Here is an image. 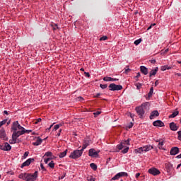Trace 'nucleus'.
<instances>
[{
	"mask_svg": "<svg viewBox=\"0 0 181 181\" xmlns=\"http://www.w3.org/2000/svg\"><path fill=\"white\" fill-rule=\"evenodd\" d=\"M84 150H74L71 152L69 156V158L71 159H78L82 156V153H83Z\"/></svg>",
	"mask_w": 181,
	"mask_h": 181,
	"instance_id": "obj_2",
	"label": "nucleus"
},
{
	"mask_svg": "<svg viewBox=\"0 0 181 181\" xmlns=\"http://www.w3.org/2000/svg\"><path fill=\"white\" fill-rule=\"evenodd\" d=\"M20 136L11 134V139L9 140V144H16V143H18V138Z\"/></svg>",
	"mask_w": 181,
	"mask_h": 181,
	"instance_id": "obj_11",
	"label": "nucleus"
},
{
	"mask_svg": "<svg viewBox=\"0 0 181 181\" xmlns=\"http://www.w3.org/2000/svg\"><path fill=\"white\" fill-rule=\"evenodd\" d=\"M118 150H116V152H119V151H122L123 148H126L123 144H119L116 146Z\"/></svg>",
	"mask_w": 181,
	"mask_h": 181,
	"instance_id": "obj_26",
	"label": "nucleus"
},
{
	"mask_svg": "<svg viewBox=\"0 0 181 181\" xmlns=\"http://www.w3.org/2000/svg\"><path fill=\"white\" fill-rule=\"evenodd\" d=\"M52 155V152H50V151H48V152H47V153L45 154V156H46L47 157H51Z\"/></svg>",
	"mask_w": 181,
	"mask_h": 181,
	"instance_id": "obj_45",
	"label": "nucleus"
},
{
	"mask_svg": "<svg viewBox=\"0 0 181 181\" xmlns=\"http://www.w3.org/2000/svg\"><path fill=\"white\" fill-rule=\"evenodd\" d=\"M109 88H110V91H119L122 90L123 87L121 85L111 83L109 85Z\"/></svg>",
	"mask_w": 181,
	"mask_h": 181,
	"instance_id": "obj_6",
	"label": "nucleus"
},
{
	"mask_svg": "<svg viewBox=\"0 0 181 181\" xmlns=\"http://www.w3.org/2000/svg\"><path fill=\"white\" fill-rule=\"evenodd\" d=\"M176 158L180 159L181 158V153L177 156Z\"/></svg>",
	"mask_w": 181,
	"mask_h": 181,
	"instance_id": "obj_63",
	"label": "nucleus"
},
{
	"mask_svg": "<svg viewBox=\"0 0 181 181\" xmlns=\"http://www.w3.org/2000/svg\"><path fill=\"white\" fill-rule=\"evenodd\" d=\"M132 127H133V124H132V122H131V124H129V129H131Z\"/></svg>",
	"mask_w": 181,
	"mask_h": 181,
	"instance_id": "obj_61",
	"label": "nucleus"
},
{
	"mask_svg": "<svg viewBox=\"0 0 181 181\" xmlns=\"http://www.w3.org/2000/svg\"><path fill=\"white\" fill-rule=\"evenodd\" d=\"M84 76H85L86 77L89 78V77H90V74H89L88 72H84Z\"/></svg>",
	"mask_w": 181,
	"mask_h": 181,
	"instance_id": "obj_54",
	"label": "nucleus"
},
{
	"mask_svg": "<svg viewBox=\"0 0 181 181\" xmlns=\"http://www.w3.org/2000/svg\"><path fill=\"white\" fill-rule=\"evenodd\" d=\"M141 148V150H144V152H148L149 151H151L153 149L152 146H145Z\"/></svg>",
	"mask_w": 181,
	"mask_h": 181,
	"instance_id": "obj_22",
	"label": "nucleus"
},
{
	"mask_svg": "<svg viewBox=\"0 0 181 181\" xmlns=\"http://www.w3.org/2000/svg\"><path fill=\"white\" fill-rule=\"evenodd\" d=\"M172 69V66L169 65H165L160 67V71H165L166 70Z\"/></svg>",
	"mask_w": 181,
	"mask_h": 181,
	"instance_id": "obj_25",
	"label": "nucleus"
},
{
	"mask_svg": "<svg viewBox=\"0 0 181 181\" xmlns=\"http://www.w3.org/2000/svg\"><path fill=\"white\" fill-rule=\"evenodd\" d=\"M0 149L1 151H9L12 149V146H11L8 143L5 142L4 144L0 146Z\"/></svg>",
	"mask_w": 181,
	"mask_h": 181,
	"instance_id": "obj_7",
	"label": "nucleus"
},
{
	"mask_svg": "<svg viewBox=\"0 0 181 181\" xmlns=\"http://www.w3.org/2000/svg\"><path fill=\"white\" fill-rule=\"evenodd\" d=\"M157 71H158V67L155 68V69H153L149 72V77H152L153 76L156 75Z\"/></svg>",
	"mask_w": 181,
	"mask_h": 181,
	"instance_id": "obj_24",
	"label": "nucleus"
},
{
	"mask_svg": "<svg viewBox=\"0 0 181 181\" xmlns=\"http://www.w3.org/2000/svg\"><path fill=\"white\" fill-rule=\"evenodd\" d=\"M30 173H21L18 175V178L25 180V179H26L27 177L30 175Z\"/></svg>",
	"mask_w": 181,
	"mask_h": 181,
	"instance_id": "obj_21",
	"label": "nucleus"
},
{
	"mask_svg": "<svg viewBox=\"0 0 181 181\" xmlns=\"http://www.w3.org/2000/svg\"><path fill=\"white\" fill-rule=\"evenodd\" d=\"M169 128H170V130L173 132H176L178 130V126H177L175 122H170V124H169Z\"/></svg>",
	"mask_w": 181,
	"mask_h": 181,
	"instance_id": "obj_15",
	"label": "nucleus"
},
{
	"mask_svg": "<svg viewBox=\"0 0 181 181\" xmlns=\"http://www.w3.org/2000/svg\"><path fill=\"white\" fill-rule=\"evenodd\" d=\"M153 127H163L165 126L164 122H163L160 120H156L153 122Z\"/></svg>",
	"mask_w": 181,
	"mask_h": 181,
	"instance_id": "obj_13",
	"label": "nucleus"
},
{
	"mask_svg": "<svg viewBox=\"0 0 181 181\" xmlns=\"http://www.w3.org/2000/svg\"><path fill=\"white\" fill-rule=\"evenodd\" d=\"M48 166H49L50 168H54V161L50 162V163L48 164Z\"/></svg>",
	"mask_w": 181,
	"mask_h": 181,
	"instance_id": "obj_42",
	"label": "nucleus"
},
{
	"mask_svg": "<svg viewBox=\"0 0 181 181\" xmlns=\"http://www.w3.org/2000/svg\"><path fill=\"white\" fill-rule=\"evenodd\" d=\"M148 173L152 175L153 176H157L160 174V172L158 170H157V168H149Z\"/></svg>",
	"mask_w": 181,
	"mask_h": 181,
	"instance_id": "obj_9",
	"label": "nucleus"
},
{
	"mask_svg": "<svg viewBox=\"0 0 181 181\" xmlns=\"http://www.w3.org/2000/svg\"><path fill=\"white\" fill-rule=\"evenodd\" d=\"M8 120L7 119H4V120H3V121H1L0 122V127H2L3 125H4L5 124H6V122H7Z\"/></svg>",
	"mask_w": 181,
	"mask_h": 181,
	"instance_id": "obj_43",
	"label": "nucleus"
},
{
	"mask_svg": "<svg viewBox=\"0 0 181 181\" xmlns=\"http://www.w3.org/2000/svg\"><path fill=\"white\" fill-rule=\"evenodd\" d=\"M32 132V130H26L25 129V128L23 129H21L19 131L17 132H13V136H21L24 135V134H30Z\"/></svg>",
	"mask_w": 181,
	"mask_h": 181,
	"instance_id": "obj_4",
	"label": "nucleus"
},
{
	"mask_svg": "<svg viewBox=\"0 0 181 181\" xmlns=\"http://www.w3.org/2000/svg\"><path fill=\"white\" fill-rule=\"evenodd\" d=\"M135 86H136V89L140 90L142 88V84L137 83H135Z\"/></svg>",
	"mask_w": 181,
	"mask_h": 181,
	"instance_id": "obj_34",
	"label": "nucleus"
},
{
	"mask_svg": "<svg viewBox=\"0 0 181 181\" xmlns=\"http://www.w3.org/2000/svg\"><path fill=\"white\" fill-rule=\"evenodd\" d=\"M34 161H35V159L33 158H30L27 159L26 161H25L24 163H23V164H21V168L28 167V165H30V163H32Z\"/></svg>",
	"mask_w": 181,
	"mask_h": 181,
	"instance_id": "obj_8",
	"label": "nucleus"
},
{
	"mask_svg": "<svg viewBox=\"0 0 181 181\" xmlns=\"http://www.w3.org/2000/svg\"><path fill=\"white\" fill-rule=\"evenodd\" d=\"M178 114H179L178 111H175L170 115V116H169V118H175L176 117L177 115H178Z\"/></svg>",
	"mask_w": 181,
	"mask_h": 181,
	"instance_id": "obj_31",
	"label": "nucleus"
},
{
	"mask_svg": "<svg viewBox=\"0 0 181 181\" xmlns=\"http://www.w3.org/2000/svg\"><path fill=\"white\" fill-rule=\"evenodd\" d=\"M24 129V127L20 125L18 121H15L11 125V131H13V132H18V130H21Z\"/></svg>",
	"mask_w": 181,
	"mask_h": 181,
	"instance_id": "obj_3",
	"label": "nucleus"
},
{
	"mask_svg": "<svg viewBox=\"0 0 181 181\" xmlns=\"http://www.w3.org/2000/svg\"><path fill=\"white\" fill-rule=\"evenodd\" d=\"M179 153V148L177 147H173L170 149V156H176Z\"/></svg>",
	"mask_w": 181,
	"mask_h": 181,
	"instance_id": "obj_12",
	"label": "nucleus"
},
{
	"mask_svg": "<svg viewBox=\"0 0 181 181\" xmlns=\"http://www.w3.org/2000/svg\"><path fill=\"white\" fill-rule=\"evenodd\" d=\"M127 152H129L128 146H126L125 148H124V150H122V153H123V154H126Z\"/></svg>",
	"mask_w": 181,
	"mask_h": 181,
	"instance_id": "obj_37",
	"label": "nucleus"
},
{
	"mask_svg": "<svg viewBox=\"0 0 181 181\" xmlns=\"http://www.w3.org/2000/svg\"><path fill=\"white\" fill-rule=\"evenodd\" d=\"M89 156L92 158H98L99 156V151H95L93 148L89 150Z\"/></svg>",
	"mask_w": 181,
	"mask_h": 181,
	"instance_id": "obj_10",
	"label": "nucleus"
},
{
	"mask_svg": "<svg viewBox=\"0 0 181 181\" xmlns=\"http://www.w3.org/2000/svg\"><path fill=\"white\" fill-rule=\"evenodd\" d=\"M121 176L119 175H115V176H114L112 178V181H115L117 180H119V178H120Z\"/></svg>",
	"mask_w": 181,
	"mask_h": 181,
	"instance_id": "obj_36",
	"label": "nucleus"
},
{
	"mask_svg": "<svg viewBox=\"0 0 181 181\" xmlns=\"http://www.w3.org/2000/svg\"><path fill=\"white\" fill-rule=\"evenodd\" d=\"M90 145V141L89 140H86L83 142V145L82 146V148L81 149V151H84V149L87 148L88 146Z\"/></svg>",
	"mask_w": 181,
	"mask_h": 181,
	"instance_id": "obj_23",
	"label": "nucleus"
},
{
	"mask_svg": "<svg viewBox=\"0 0 181 181\" xmlns=\"http://www.w3.org/2000/svg\"><path fill=\"white\" fill-rule=\"evenodd\" d=\"M103 81L105 82H110V81L113 82L115 81H119V79L115 78H111L110 76H105L103 78Z\"/></svg>",
	"mask_w": 181,
	"mask_h": 181,
	"instance_id": "obj_18",
	"label": "nucleus"
},
{
	"mask_svg": "<svg viewBox=\"0 0 181 181\" xmlns=\"http://www.w3.org/2000/svg\"><path fill=\"white\" fill-rule=\"evenodd\" d=\"M157 142H158V148L163 149V146L164 145V141L158 140L157 141Z\"/></svg>",
	"mask_w": 181,
	"mask_h": 181,
	"instance_id": "obj_27",
	"label": "nucleus"
},
{
	"mask_svg": "<svg viewBox=\"0 0 181 181\" xmlns=\"http://www.w3.org/2000/svg\"><path fill=\"white\" fill-rule=\"evenodd\" d=\"M52 160L51 158H48L44 160L45 163L47 164Z\"/></svg>",
	"mask_w": 181,
	"mask_h": 181,
	"instance_id": "obj_48",
	"label": "nucleus"
},
{
	"mask_svg": "<svg viewBox=\"0 0 181 181\" xmlns=\"http://www.w3.org/2000/svg\"><path fill=\"white\" fill-rule=\"evenodd\" d=\"M40 122H42V119H41V118L37 119L35 121V124H37L40 123Z\"/></svg>",
	"mask_w": 181,
	"mask_h": 181,
	"instance_id": "obj_50",
	"label": "nucleus"
},
{
	"mask_svg": "<svg viewBox=\"0 0 181 181\" xmlns=\"http://www.w3.org/2000/svg\"><path fill=\"white\" fill-rule=\"evenodd\" d=\"M100 95H103V93H96V95H94V98H98Z\"/></svg>",
	"mask_w": 181,
	"mask_h": 181,
	"instance_id": "obj_52",
	"label": "nucleus"
},
{
	"mask_svg": "<svg viewBox=\"0 0 181 181\" xmlns=\"http://www.w3.org/2000/svg\"><path fill=\"white\" fill-rule=\"evenodd\" d=\"M142 152H144V150H143L142 148H139L137 149L134 150V153H135L136 154L142 153Z\"/></svg>",
	"mask_w": 181,
	"mask_h": 181,
	"instance_id": "obj_28",
	"label": "nucleus"
},
{
	"mask_svg": "<svg viewBox=\"0 0 181 181\" xmlns=\"http://www.w3.org/2000/svg\"><path fill=\"white\" fill-rule=\"evenodd\" d=\"M86 180H88V181H95V178L91 177V176H89L86 178Z\"/></svg>",
	"mask_w": 181,
	"mask_h": 181,
	"instance_id": "obj_44",
	"label": "nucleus"
},
{
	"mask_svg": "<svg viewBox=\"0 0 181 181\" xmlns=\"http://www.w3.org/2000/svg\"><path fill=\"white\" fill-rule=\"evenodd\" d=\"M155 25H156L155 23L151 24V25L148 27V28H147V30L152 29V27H153V26H155Z\"/></svg>",
	"mask_w": 181,
	"mask_h": 181,
	"instance_id": "obj_55",
	"label": "nucleus"
},
{
	"mask_svg": "<svg viewBox=\"0 0 181 181\" xmlns=\"http://www.w3.org/2000/svg\"><path fill=\"white\" fill-rule=\"evenodd\" d=\"M60 133H62V129H60L58 134H57V136H60Z\"/></svg>",
	"mask_w": 181,
	"mask_h": 181,
	"instance_id": "obj_59",
	"label": "nucleus"
},
{
	"mask_svg": "<svg viewBox=\"0 0 181 181\" xmlns=\"http://www.w3.org/2000/svg\"><path fill=\"white\" fill-rule=\"evenodd\" d=\"M130 71H131V69H129L128 67H127V68H125V69H124V74H129V72Z\"/></svg>",
	"mask_w": 181,
	"mask_h": 181,
	"instance_id": "obj_41",
	"label": "nucleus"
},
{
	"mask_svg": "<svg viewBox=\"0 0 181 181\" xmlns=\"http://www.w3.org/2000/svg\"><path fill=\"white\" fill-rule=\"evenodd\" d=\"M165 168H166L167 173H170L173 169V164L170 163H166V164H165Z\"/></svg>",
	"mask_w": 181,
	"mask_h": 181,
	"instance_id": "obj_17",
	"label": "nucleus"
},
{
	"mask_svg": "<svg viewBox=\"0 0 181 181\" xmlns=\"http://www.w3.org/2000/svg\"><path fill=\"white\" fill-rule=\"evenodd\" d=\"M38 177V172L35 171L34 173L30 174L26 177L25 179H24L25 181H36Z\"/></svg>",
	"mask_w": 181,
	"mask_h": 181,
	"instance_id": "obj_5",
	"label": "nucleus"
},
{
	"mask_svg": "<svg viewBox=\"0 0 181 181\" xmlns=\"http://www.w3.org/2000/svg\"><path fill=\"white\" fill-rule=\"evenodd\" d=\"M90 167L93 170H97V165H95L94 163H92L91 164H90Z\"/></svg>",
	"mask_w": 181,
	"mask_h": 181,
	"instance_id": "obj_33",
	"label": "nucleus"
},
{
	"mask_svg": "<svg viewBox=\"0 0 181 181\" xmlns=\"http://www.w3.org/2000/svg\"><path fill=\"white\" fill-rule=\"evenodd\" d=\"M175 75L178 76V77H181V74L180 73H176Z\"/></svg>",
	"mask_w": 181,
	"mask_h": 181,
	"instance_id": "obj_62",
	"label": "nucleus"
},
{
	"mask_svg": "<svg viewBox=\"0 0 181 181\" xmlns=\"http://www.w3.org/2000/svg\"><path fill=\"white\" fill-rule=\"evenodd\" d=\"M150 62H151V64H154L156 62V60L151 59V60H150Z\"/></svg>",
	"mask_w": 181,
	"mask_h": 181,
	"instance_id": "obj_57",
	"label": "nucleus"
},
{
	"mask_svg": "<svg viewBox=\"0 0 181 181\" xmlns=\"http://www.w3.org/2000/svg\"><path fill=\"white\" fill-rule=\"evenodd\" d=\"M67 151H68V150H64V152L60 153L59 158H62L65 157L67 155Z\"/></svg>",
	"mask_w": 181,
	"mask_h": 181,
	"instance_id": "obj_29",
	"label": "nucleus"
},
{
	"mask_svg": "<svg viewBox=\"0 0 181 181\" xmlns=\"http://www.w3.org/2000/svg\"><path fill=\"white\" fill-rule=\"evenodd\" d=\"M139 77H141V74L137 73V75L135 77H134V78L136 79V81H137V78H139Z\"/></svg>",
	"mask_w": 181,
	"mask_h": 181,
	"instance_id": "obj_49",
	"label": "nucleus"
},
{
	"mask_svg": "<svg viewBox=\"0 0 181 181\" xmlns=\"http://www.w3.org/2000/svg\"><path fill=\"white\" fill-rule=\"evenodd\" d=\"M140 175H141L140 173H136L135 177H136V178H139V177Z\"/></svg>",
	"mask_w": 181,
	"mask_h": 181,
	"instance_id": "obj_60",
	"label": "nucleus"
},
{
	"mask_svg": "<svg viewBox=\"0 0 181 181\" xmlns=\"http://www.w3.org/2000/svg\"><path fill=\"white\" fill-rule=\"evenodd\" d=\"M177 134H178V140L181 141V131H179Z\"/></svg>",
	"mask_w": 181,
	"mask_h": 181,
	"instance_id": "obj_51",
	"label": "nucleus"
},
{
	"mask_svg": "<svg viewBox=\"0 0 181 181\" xmlns=\"http://www.w3.org/2000/svg\"><path fill=\"white\" fill-rule=\"evenodd\" d=\"M153 93H154V88L153 87H151L149 92H148V98L152 97Z\"/></svg>",
	"mask_w": 181,
	"mask_h": 181,
	"instance_id": "obj_30",
	"label": "nucleus"
},
{
	"mask_svg": "<svg viewBox=\"0 0 181 181\" xmlns=\"http://www.w3.org/2000/svg\"><path fill=\"white\" fill-rule=\"evenodd\" d=\"M29 154H30V153L28 151H25L24 153V158H26L28 156Z\"/></svg>",
	"mask_w": 181,
	"mask_h": 181,
	"instance_id": "obj_53",
	"label": "nucleus"
},
{
	"mask_svg": "<svg viewBox=\"0 0 181 181\" xmlns=\"http://www.w3.org/2000/svg\"><path fill=\"white\" fill-rule=\"evenodd\" d=\"M116 175H119L121 177H127V173L125 172H121V173L116 174Z\"/></svg>",
	"mask_w": 181,
	"mask_h": 181,
	"instance_id": "obj_32",
	"label": "nucleus"
},
{
	"mask_svg": "<svg viewBox=\"0 0 181 181\" xmlns=\"http://www.w3.org/2000/svg\"><path fill=\"white\" fill-rule=\"evenodd\" d=\"M121 144H123V145H129V139H127V140H125L124 141H122Z\"/></svg>",
	"mask_w": 181,
	"mask_h": 181,
	"instance_id": "obj_38",
	"label": "nucleus"
},
{
	"mask_svg": "<svg viewBox=\"0 0 181 181\" xmlns=\"http://www.w3.org/2000/svg\"><path fill=\"white\" fill-rule=\"evenodd\" d=\"M42 143V139H40V137H37L36 141L33 143V145L35 146H38Z\"/></svg>",
	"mask_w": 181,
	"mask_h": 181,
	"instance_id": "obj_20",
	"label": "nucleus"
},
{
	"mask_svg": "<svg viewBox=\"0 0 181 181\" xmlns=\"http://www.w3.org/2000/svg\"><path fill=\"white\" fill-rule=\"evenodd\" d=\"M40 168H42V170H46V169L44 167V165H42V163H40Z\"/></svg>",
	"mask_w": 181,
	"mask_h": 181,
	"instance_id": "obj_56",
	"label": "nucleus"
},
{
	"mask_svg": "<svg viewBox=\"0 0 181 181\" xmlns=\"http://www.w3.org/2000/svg\"><path fill=\"white\" fill-rule=\"evenodd\" d=\"M147 103H144L141 106L135 108L136 112L139 116V118L143 119L144 117L145 110H146Z\"/></svg>",
	"mask_w": 181,
	"mask_h": 181,
	"instance_id": "obj_1",
	"label": "nucleus"
},
{
	"mask_svg": "<svg viewBox=\"0 0 181 181\" xmlns=\"http://www.w3.org/2000/svg\"><path fill=\"white\" fill-rule=\"evenodd\" d=\"M107 40V36H103L102 37L100 38V40H101V41H105Z\"/></svg>",
	"mask_w": 181,
	"mask_h": 181,
	"instance_id": "obj_46",
	"label": "nucleus"
},
{
	"mask_svg": "<svg viewBox=\"0 0 181 181\" xmlns=\"http://www.w3.org/2000/svg\"><path fill=\"white\" fill-rule=\"evenodd\" d=\"M159 116V112L157 110H153V112H151V115L149 116V119L152 120L154 119L155 117H158Z\"/></svg>",
	"mask_w": 181,
	"mask_h": 181,
	"instance_id": "obj_16",
	"label": "nucleus"
},
{
	"mask_svg": "<svg viewBox=\"0 0 181 181\" xmlns=\"http://www.w3.org/2000/svg\"><path fill=\"white\" fill-rule=\"evenodd\" d=\"M0 139H2L4 141H8V137L5 134L4 129H0Z\"/></svg>",
	"mask_w": 181,
	"mask_h": 181,
	"instance_id": "obj_14",
	"label": "nucleus"
},
{
	"mask_svg": "<svg viewBox=\"0 0 181 181\" xmlns=\"http://www.w3.org/2000/svg\"><path fill=\"white\" fill-rule=\"evenodd\" d=\"M100 88H101L102 90H105L107 88V84H100Z\"/></svg>",
	"mask_w": 181,
	"mask_h": 181,
	"instance_id": "obj_39",
	"label": "nucleus"
},
{
	"mask_svg": "<svg viewBox=\"0 0 181 181\" xmlns=\"http://www.w3.org/2000/svg\"><path fill=\"white\" fill-rule=\"evenodd\" d=\"M140 69L141 72L143 73L144 75L146 76L147 74H148V70L146 66H141Z\"/></svg>",
	"mask_w": 181,
	"mask_h": 181,
	"instance_id": "obj_19",
	"label": "nucleus"
},
{
	"mask_svg": "<svg viewBox=\"0 0 181 181\" xmlns=\"http://www.w3.org/2000/svg\"><path fill=\"white\" fill-rule=\"evenodd\" d=\"M60 127H62V124H56V125H54V131H57L58 129L60 128Z\"/></svg>",
	"mask_w": 181,
	"mask_h": 181,
	"instance_id": "obj_40",
	"label": "nucleus"
},
{
	"mask_svg": "<svg viewBox=\"0 0 181 181\" xmlns=\"http://www.w3.org/2000/svg\"><path fill=\"white\" fill-rule=\"evenodd\" d=\"M142 42L141 39H138L134 41V45H139Z\"/></svg>",
	"mask_w": 181,
	"mask_h": 181,
	"instance_id": "obj_35",
	"label": "nucleus"
},
{
	"mask_svg": "<svg viewBox=\"0 0 181 181\" xmlns=\"http://www.w3.org/2000/svg\"><path fill=\"white\" fill-rule=\"evenodd\" d=\"M58 29V25L57 24H54V30H56Z\"/></svg>",
	"mask_w": 181,
	"mask_h": 181,
	"instance_id": "obj_58",
	"label": "nucleus"
},
{
	"mask_svg": "<svg viewBox=\"0 0 181 181\" xmlns=\"http://www.w3.org/2000/svg\"><path fill=\"white\" fill-rule=\"evenodd\" d=\"M101 114L100 111H96L95 112L93 113L94 116L96 117L97 116L100 115Z\"/></svg>",
	"mask_w": 181,
	"mask_h": 181,
	"instance_id": "obj_47",
	"label": "nucleus"
},
{
	"mask_svg": "<svg viewBox=\"0 0 181 181\" xmlns=\"http://www.w3.org/2000/svg\"><path fill=\"white\" fill-rule=\"evenodd\" d=\"M158 84H159L158 81H156L155 82V86H157Z\"/></svg>",
	"mask_w": 181,
	"mask_h": 181,
	"instance_id": "obj_64",
	"label": "nucleus"
}]
</instances>
